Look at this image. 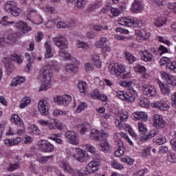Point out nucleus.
<instances>
[{
	"label": "nucleus",
	"instance_id": "f257e3e1",
	"mask_svg": "<svg viewBox=\"0 0 176 176\" xmlns=\"http://www.w3.org/2000/svg\"><path fill=\"white\" fill-rule=\"evenodd\" d=\"M133 82L129 81H121L120 82V86L128 88V91H118L116 92V97L122 100V101H126V102H134L135 98L138 97V92L135 90L134 88H131V84Z\"/></svg>",
	"mask_w": 176,
	"mask_h": 176
},
{
	"label": "nucleus",
	"instance_id": "f03ea898",
	"mask_svg": "<svg viewBox=\"0 0 176 176\" xmlns=\"http://www.w3.org/2000/svg\"><path fill=\"white\" fill-rule=\"evenodd\" d=\"M52 78H53V71L47 67H44L40 70L38 76V80L41 82L39 90L41 91L49 90L52 87Z\"/></svg>",
	"mask_w": 176,
	"mask_h": 176
},
{
	"label": "nucleus",
	"instance_id": "7ed1b4c3",
	"mask_svg": "<svg viewBox=\"0 0 176 176\" xmlns=\"http://www.w3.org/2000/svg\"><path fill=\"white\" fill-rule=\"evenodd\" d=\"M54 43L60 50L58 52L59 56L64 60H71V54L65 52V49H68V43L67 38L64 36H58L53 38Z\"/></svg>",
	"mask_w": 176,
	"mask_h": 176
},
{
	"label": "nucleus",
	"instance_id": "20e7f679",
	"mask_svg": "<svg viewBox=\"0 0 176 176\" xmlns=\"http://www.w3.org/2000/svg\"><path fill=\"white\" fill-rule=\"evenodd\" d=\"M118 23L120 25H124L125 27H139L140 28H142V26L145 24V21H138L136 18L125 17L120 18Z\"/></svg>",
	"mask_w": 176,
	"mask_h": 176
},
{
	"label": "nucleus",
	"instance_id": "39448f33",
	"mask_svg": "<svg viewBox=\"0 0 176 176\" xmlns=\"http://www.w3.org/2000/svg\"><path fill=\"white\" fill-rule=\"evenodd\" d=\"M128 118L127 113H121L120 116L116 119L115 124L116 127L120 130H130V125L124 123V120H127Z\"/></svg>",
	"mask_w": 176,
	"mask_h": 176
},
{
	"label": "nucleus",
	"instance_id": "423d86ee",
	"mask_svg": "<svg viewBox=\"0 0 176 176\" xmlns=\"http://www.w3.org/2000/svg\"><path fill=\"white\" fill-rule=\"evenodd\" d=\"M5 9L8 13L17 17L21 13V9L17 8V3L14 1H9L5 5Z\"/></svg>",
	"mask_w": 176,
	"mask_h": 176
},
{
	"label": "nucleus",
	"instance_id": "0eeeda50",
	"mask_svg": "<svg viewBox=\"0 0 176 176\" xmlns=\"http://www.w3.org/2000/svg\"><path fill=\"white\" fill-rule=\"evenodd\" d=\"M108 137V133L104 132L102 130H98V129H92L89 134V138L93 141H102L103 138H107Z\"/></svg>",
	"mask_w": 176,
	"mask_h": 176
},
{
	"label": "nucleus",
	"instance_id": "6e6552de",
	"mask_svg": "<svg viewBox=\"0 0 176 176\" xmlns=\"http://www.w3.org/2000/svg\"><path fill=\"white\" fill-rule=\"evenodd\" d=\"M37 145L39 151L45 152V153H50L54 151V146L49 142L47 140H40L38 142Z\"/></svg>",
	"mask_w": 176,
	"mask_h": 176
},
{
	"label": "nucleus",
	"instance_id": "1a4fd4ad",
	"mask_svg": "<svg viewBox=\"0 0 176 176\" xmlns=\"http://www.w3.org/2000/svg\"><path fill=\"white\" fill-rule=\"evenodd\" d=\"M67 157H72L74 160H77L80 163H86V162H89V159H90V156L89 154L86 153L83 150H78V152L76 155L70 154Z\"/></svg>",
	"mask_w": 176,
	"mask_h": 176
},
{
	"label": "nucleus",
	"instance_id": "9d476101",
	"mask_svg": "<svg viewBox=\"0 0 176 176\" xmlns=\"http://www.w3.org/2000/svg\"><path fill=\"white\" fill-rule=\"evenodd\" d=\"M65 137L67 138L69 144H72V145L79 144V136L76 132L67 131L65 133Z\"/></svg>",
	"mask_w": 176,
	"mask_h": 176
},
{
	"label": "nucleus",
	"instance_id": "9b49d317",
	"mask_svg": "<svg viewBox=\"0 0 176 176\" xmlns=\"http://www.w3.org/2000/svg\"><path fill=\"white\" fill-rule=\"evenodd\" d=\"M109 72L111 75H115V76H120L122 74L126 72V69L122 65H119L118 63L109 67Z\"/></svg>",
	"mask_w": 176,
	"mask_h": 176
},
{
	"label": "nucleus",
	"instance_id": "f8f14e48",
	"mask_svg": "<svg viewBox=\"0 0 176 176\" xmlns=\"http://www.w3.org/2000/svg\"><path fill=\"white\" fill-rule=\"evenodd\" d=\"M167 123L163 119V116L155 114L153 116V126L156 129H164Z\"/></svg>",
	"mask_w": 176,
	"mask_h": 176
},
{
	"label": "nucleus",
	"instance_id": "ddd939ff",
	"mask_svg": "<svg viewBox=\"0 0 176 176\" xmlns=\"http://www.w3.org/2000/svg\"><path fill=\"white\" fill-rule=\"evenodd\" d=\"M160 65H165V64H166L167 68L176 74V61L171 62V59H170V58L163 57L160 59Z\"/></svg>",
	"mask_w": 176,
	"mask_h": 176
},
{
	"label": "nucleus",
	"instance_id": "4468645a",
	"mask_svg": "<svg viewBox=\"0 0 176 176\" xmlns=\"http://www.w3.org/2000/svg\"><path fill=\"white\" fill-rule=\"evenodd\" d=\"M142 92L144 96H146V97H155L157 94L156 88L146 84L142 85Z\"/></svg>",
	"mask_w": 176,
	"mask_h": 176
},
{
	"label": "nucleus",
	"instance_id": "2eb2a0df",
	"mask_svg": "<svg viewBox=\"0 0 176 176\" xmlns=\"http://www.w3.org/2000/svg\"><path fill=\"white\" fill-rule=\"evenodd\" d=\"M38 112L43 116H47L49 115V104L47 101L41 100L39 101L38 104Z\"/></svg>",
	"mask_w": 176,
	"mask_h": 176
},
{
	"label": "nucleus",
	"instance_id": "dca6fc26",
	"mask_svg": "<svg viewBox=\"0 0 176 176\" xmlns=\"http://www.w3.org/2000/svg\"><path fill=\"white\" fill-rule=\"evenodd\" d=\"M100 143L98 144V151L104 152V153H109L111 152V144L107 138H103L100 140Z\"/></svg>",
	"mask_w": 176,
	"mask_h": 176
},
{
	"label": "nucleus",
	"instance_id": "f3484780",
	"mask_svg": "<svg viewBox=\"0 0 176 176\" xmlns=\"http://www.w3.org/2000/svg\"><path fill=\"white\" fill-rule=\"evenodd\" d=\"M71 100H72V98H71V96L69 95L56 96L54 98V101H55V102L59 105H68V104L71 102Z\"/></svg>",
	"mask_w": 176,
	"mask_h": 176
},
{
	"label": "nucleus",
	"instance_id": "a211bd4d",
	"mask_svg": "<svg viewBox=\"0 0 176 176\" xmlns=\"http://www.w3.org/2000/svg\"><path fill=\"white\" fill-rule=\"evenodd\" d=\"M161 78L163 80H165L168 85H172V86H176V77L170 75L166 72H161Z\"/></svg>",
	"mask_w": 176,
	"mask_h": 176
},
{
	"label": "nucleus",
	"instance_id": "6ab92c4d",
	"mask_svg": "<svg viewBox=\"0 0 176 176\" xmlns=\"http://www.w3.org/2000/svg\"><path fill=\"white\" fill-rule=\"evenodd\" d=\"M153 107L157 108V109H160V111H168L170 109V102L166 100L157 101L153 103Z\"/></svg>",
	"mask_w": 176,
	"mask_h": 176
},
{
	"label": "nucleus",
	"instance_id": "aec40b11",
	"mask_svg": "<svg viewBox=\"0 0 176 176\" xmlns=\"http://www.w3.org/2000/svg\"><path fill=\"white\" fill-rule=\"evenodd\" d=\"M98 166H100V162L91 161L86 166V170L89 174H94L96 171H98Z\"/></svg>",
	"mask_w": 176,
	"mask_h": 176
},
{
	"label": "nucleus",
	"instance_id": "412c9836",
	"mask_svg": "<svg viewBox=\"0 0 176 176\" xmlns=\"http://www.w3.org/2000/svg\"><path fill=\"white\" fill-rule=\"evenodd\" d=\"M131 10L134 13H141L142 10H144V4L141 0H134L132 3Z\"/></svg>",
	"mask_w": 176,
	"mask_h": 176
},
{
	"label": "nucleus",
	"instance_id": "4be33fe9",
	"mask_svg": "<svg viewBox=\"0 0 176 176\" xmlns=\"http://www.w3.org/2000/svg\"><path fill=\"white\" fill-rule=\"evenodd\" d=\"M132 118L133 120H143V122H146L148 120V115L145 112L137 111L133 113Z\"/></svg>",
	"mask_w": 176,
	"mask_h": 176
},
{
	"label": "nucleus",
	"instance_id": "5701e85b",
	"mask_svg": "<svg viewBox=\"0 0 176 176\" xmlns=\"http://www.w3.org/2000/svg\"><path fill=\"white\" fill-rule=\"evenodd\" d=\"M76 23L71 20L69 21H59L56 24L57 28H74Z\"/></svg>",
	"mask_w": 176,
	"mask_h": 176
},
{
	"label": "nucleus",
	"instance_id": "b1692460",
	"mask_svg": "<svg viewBox=\"0 0 176 176\" xmlns=\"http://www.w3.org/2000/svg\"><path fill=\"white\" fill-rule=\"evenodd\" d=\"M59 166L60 168L63 170L64 173H66V174H72V173H74V168H72V166L65 161H60Z\"/></svg>",
	"mask_w": 176,
	"mask_h": 176
},
{
	"label": "nucleus",
	"instance_id": "393cba45",
	"mask_svg": "<svg viewBox=\"0 0 176 176\" xmlns=\"http://www.w3.org/2000/svg\"><path fill=\"white\" fill-rule=\"evenodd\" d=\"M158 85L160 88L161 89V93L164 96H168L170 93H171V89H170V86L166 83L162 82H159Z\"/></svg>",
	"mask_w": 176,
	"mask_h": 176
},
{
	"label": "nucleus",
	"instance_id": "a878e982",
	"mask_svg": "<svg viewBox=\"0 0 176 176\" xmlns=\"http://www.w3.org/2000/svg\"><path fill=\"white\" fill-rule=\"evenodd\" d=\"M16 28H19V31H21L23 34H25V32L31 31V27L28 26L27 23H24L22 21H19L16 23Z\"/></svg>",
	"mask_w": 176,
	"mask_h": 176
},
{
	"label": "nucleus",
	"instance_id": "bb28decb",
	"mask_svg": "<svg viewBox=\"0 0 176 176\" xmlns=\"http://www.w3.org/2000/svg\"><path fill=\"white\" fill-rule=\"evenodd\" d=\"M11 121L15 124L18 127H24V122L23 120L18 115L13 114L11 117Z\"/></svg>",
	"mask_w": 176,
	"mask_h": 176
},
{
	"label": "nucleus",
	"instance_id": "cd10ccee",
	"mask_svg": "<svg viewBox=\"0 0 176 176\" xmlns=\"http://www.w3.org/2000/svg\"><path fill=\"white\" fill-rule=\"evenodd\" d=\"M6 63V69L7 71V75H10L14 71V65L12 64V61L9 58H4Z\"/></svg>",
	"mask_w": 176,
	"mask_h": 176
},
{
	"label": "nucleus",
	"instance_id": "c85d7f7f",
	"mask_svg": "<svg viewBox=\"0 0 176 176\" xmlns=\"http://www.w3.org/2000/svg\"><path fill=\"white\" fill-rule=\"evenodd\" d=\"M44 45L46 49L45 54V58H52V57H53V54L52 53V43L50 41H47Z\"/></svg>",
	"mask_w": 176,
	"mask_h": 176
},
{
	"label": "nucleus",
	"instance_id": "c756f323",
	"mask_svg": "<svg viewBox=\"0 0 176 176\" xmlns=\"http://www.w3.org/2000/svg\"><path fill=\"white\" fill-rule=\"evenodd\" d=\"M153 57V56L152 55V54H151L150 52L148 50H145L141 54V58L143 61H152Z\"/></svg>",
	"mask_w": 176,
	"mask_h": 176
},
{
	"label": "nucleus",
	"instance_id": "7c9ffc66",
	"mask_svg": "<svg viewBox=\"0 0 176 176\" xmlns=\"http://www.w3.org/2000/svg\"><path fill=\"white\" fill-rule=\"evenodd\" d=\"M76 44L77 47H78V49H82V50H89V49H91V45L89 43L77 41Z\"/></svg>",
	"mask_w": 176,
	"mask_h": 176
},
{
	"label": "nucleus",
	"instance_id": "2f4dec72",
	"mask_svg": "<svg viewBox=\"0 0 176 176\" xmlns=\"http://www.w3.org/2000/svg\"><path fill=\"white\" fill-rule=\"evenodd\" d=\"M31 104V98L28 96L24 97L19 104L20 109H24L26 107H28Z\"/></svg>",
	"mask_w": 176,
	"mask_h": 176
},
{
	"label": "nucleus",
	"instance_id": "473e14b6",
	"mask_svg": "<svg viewBox=\"0 0 176 176\" xmlns=\"http://www.w3.org/2000/svg\"><path fill=\"white\" fill-rule=\"evenodd\" d=\"M91 60L94 63V65L98 68H101V60H100V54H94L91 56Z\"/></svg>",
	"mask_w": 176,
	"mask_h": 176
},
{
	"label": "nucleus",
	"instance_id": "72a5a7b5",
	"mask_svg": "<svg viewBox=\"0 0 176 176\" xmlns=\"http://www.w3.org/2000/svg\"><path fill=\"white\" fill-rule=\"evenodd\" d=\"M24 82H25V78L23 77L18 76L15 78H13L11 86L12 87H16L17 85H21V83H24Z\"/></svg>",
	"mask_w": 176,
	"mask_h": 176
},
{
	"label": "nucleus",
	"instance_id": "f704fd0d",
	"mask_svg": "<svg viewBox=\"0 0 176 176\" xmlns=\"http://www.w3.org/2000/svg\"><path fill=\"white\" fill-rule=\"evenodd\" d=\"M166 24V18L163 16L157 17L155 19L154 25L155 27H162Z\"/></svg>",
	"mask_w": 176,
	"mask_h": 176
},
{
	"label": "nucleus",
	"instance_id": "c9c22d12",
	"mask_svg": "<svg viewBox=\"0 0 176 176\" xmlns=\"http://www.w3.org/2000/svg\"><path fill=\"white\" fill-rule=\"evenodd\" d=\"M102 6V2L101 1H97L96 3H94L91 4L88 8V12H93V10H96V9H98L99 8H101Z\"/></svg>",
	"mask_w": 176,
	"mask_h": 176
},
{
	"label": "nucleus",
	"instance_id": "e433bc0d",
	"mask_svg": "<svg viewBox=\"0 0 176 176\" xmlns=\"http://www.w3.org/2000/svg\"><path fill=\"white\" fill-rule=\"evenodd\" d=\"M54 157V155H48V156H45V157H39L37 160L39 163L46 164V163L48 162L49 160L52 161Z\"/></svg>",
	"mask_w": 176,
	"mask_h": 176
},
{
	"label": "nucleus",
	"instance_id": "4c0bfd02",
	"mask_svg": "<svg viewBox=\"0 0 176 176\" xmlns=\"http://www.w3.org/2000/svg\"><path fill=\"white\" fill-rule=\"evenodd\" d=\"M69 112L68 111H63L60 109H55L53 111V116H54L55 118H57L58 116H65L67 115H68Z\"/></svg>",
	"mask_w": 176,
	"mask_h": 176
},
{
	"label": "nucleus",
	"instance_id": "58836bf2",
	"mask_svg": "<svg viewBox=\"0 0 176 176\" xmlns=\"http://www.w3.org/2000/svg\"><path fill=\"white\" fill-rule=\"evenodd\" d=\"M108 42L107 37H100V40L96 43V46L99 49H101Z\"/></svg>",
	"mask_w": 176,
	"mask_h": 176
},
{
	"label": "nucleus",
	"instance_id": "ea45409f",
	"mask_svg": "<svg viewBox=\"0 0 176 176\" xmlns=\"http://www.w3.org/2000/svg\"><path fill=\"white\" fill-rule=\"evenodd\" d=\"M176 162V153H170L168 154L167 157V163L168 164H173Z\"/></svg>",
	"mask_w": 176,
	"mask_h": 176
},
{
	"label": "nucleus",
	"instance_id": "a19ab883",
	"mask_svg": "<svg viewBox=\"0 0 176 176\" xmlns=\"http://www.w3.org/2000/svg\"><path fill=\"white\" fill-rule=\"evenodd\" d=\"M11 60L15 61L17 64H21L23 63V57L17 54H13L11 56Z\"/></svg>",
	"mask_w": 176,
	"mask_h": 176
},
{
	"label": "nucleus",
	"instance_id": "79ce46f5",
	"mask_svg": "<svg viewBox=\"0 0 176 176\" xmlns=\"http://www.w3.org/2000/svg\"><path fill=\"white\" fill-rule=\"evenodd\" d=\"M78 87L79 89L80 93H85L87 90V84L85 81H80L78 84Z\"/></svg>",
	"mask_w": 176,
	"mask_h": 176
},
{
	"label": "nucleus",
	"instance_id": "37998d69",
	"mask_svg": "<svg viewBox=\"0 0 176 176\" xmlns=\"http://www.w3.org/2000/svg\"><path fill=\"white\" fill-rule=\"evenodd\" d=\"M74 6L78 9H83L86 6V0H76Z\"/></svg>",
	"mask_w": 176,
	"mask_h": 176
},
{
	"label": "nucleus",
	"instance_id": "c03bdc74",
	"mask_svg": "<svg viewBox=\"0 0 176 176\" xmlns=\"http://www.w3.org/2000/svg\"><path fill=\"white\" fill-rule=\"evenodd\" d=\"M9 20V16H4L2 17L1 21H0V24H1V25H10V24H14V21H8Z\"/></svg>",
	"mask_w": 176,
	"mask_h": 176
},
{
	"label": "nucleus",
	"instance_id": "a18cd8bd",
	"mask_svg": "<svg viewBox=\"0 0 176 176\" xmlns=\"http://www.w3.org/2000/svg\"><path fill=\"white\" fill-rule=\"evenodd\" d=\"M84 148H85L86 151L87 152H89V153H91L92 155L94 153H96V151H97V148L96 147L90 144H87L84 145Z\"/></svg>",
	"mask_w": 176,
	"mask_h": 176
},
{
	"label": "nucleus",
	"instance_id": "49530a36",
	"mask_svg": "<svg viewBox=\"0 0 176 176\" xmlns=\"http://www.w3.org/2000/svg\"><path fill=\"white\" fill-rule=\"evenodd\" d=\"M65 70L67 72H76L78 71V67L75 65L67 64L65 66Z\"/></svg>",
	"mask_w": 176,
	"mask_h": 176
},
{
	"label": "nucleus",
	"instance_id": "de8ad7c7",
	"mask_svg": "<svg viewBox=\"0 0 176 176\" xmlns=\"http://www.w3.org/2000/svg\"><path fill=\"white\" fill-rule=\"evenodd\" d=\"M89 123L84 122L82 125L80 126V133L82 134V135H84V134H86L87 133V129H89Z\"/></svg>",
	"mask_w": 176,
	"mask_h": 176
},
{
	"label": "nucleus",
	"instance_id": "09e8293b",
	"mask_svg": "<svg viewBox=\"0 0 176 176\" xmlns=\"http://www.w3.org/2000/svg\"><path fill=\"white\" fill-rule=\"evenodd\" d=\"M125 56L130 64H133V63H134V61L136 60L135 56H134V55L130 52H125Z\"/></svg>",
	"mask_w": 176,
	"mask_h": 176
},
{
	"label": "nucleus",
	"instance_id": "8fccbe9b",
	"mask_svg": "<svg viewBox=\"0 0 176 176\" xmlns=\"http://www.w3.org/2000/svg\"><path fill=\"white\" fill-rule=\"evenodd\" d=\"M111 15H110V17L111 19H113V17H118V16H120V10H118L116 8H111Z\"/></svg>",
	"mask_w": 176,
	"mask_h": 176
},
{
	"label": "nucleus",
	"instance_id": "3c124183",
	"mask_svg": "<svg viewBox=\"0 0 176 176\" xmlns=\"http://www.w3.org/2000/svg\"><path fill=\"white\" fill-rule=\"evenodd\" d=\"M159 134V130L157 129H153L151 130L149 133L146 135V140H149V138H153V137H156Z\"/></svg>",
	"mask_w": 176,
	"mask_h": 176
},
{
	"label": "nucleus",
	"instance_id": "603ef678",
	"mask_svg": "<svg viewBox=\"0 0 176 176\" xmlns=\"http://www.w3.org/2000/svg\"><path fill=\"white\" fill-rule=\"evenodd\" d=\"M146 69L145 68V67L138 64L135 65V72H139V74H144V72H146Z\"/></svg>",
	"mask_w": 176,
	"mask_h": 176
},
{
	"label": "nucleus",
	"instance_id": "864d4df0",
	"mask_svg": "<svg viewBox=\"0 0 176 176\" xmlns=\"http://www.w3.org/2000/svg\"><path fill=\"white\" fill-rule=\"evenodd\" d=\"M87 108V104L86 102H80L76 109L78 113H80L82 111H85Z\"/></svg>",
	"mask_w": 176,
	"mask_h": 176
},
{
	"label": "nucleus",
	"instance_id": "5fc2aeb1",
	"mask_svg": "<svg viewBox=\"0 0 176 176\" xmlns=\"http://www.w3.org/2000/svg\"><path fill=\"white\" fill-rule=\"evenodd\" d=\"M154 142L157 144V145H163V144H166V139L164 137H159L153 140Z\"/></svg>",
	"mask_w": 176,
	"mask_h": 176
},
{
	"label": "nucleus",
	"instance_id": "6e6d98bb",
	"mask_svg": "<svg viewBox=\"0 0 176 176\" xmlns=\"http://www.w3.org/2000/svg\"><path fill=\"white\" fill-rule=\"evenodd\" d=\"M138 130L140 131V133H142V134H144L146 133L148 129H146V126H144V123L142 122H138Z\"/></svg>",
	"mask_w": 176,
	"mask_h": 176
},
{
	"label": "nucleus",
	"instance_id": "4d7b16f0",
	"mask_svg": "<svg viewBox=\"0 0 176 176\" xmlns=\"http://www.w3.org/2000/svg\"><path fill=\"white\" fill-rule=\"evenodd\" d=\"M25 57L26 60L28 61V63L27 64V68L28 71H30V67H31V64L34 63V60L31 58V56H30V54L25 53Z\"/></svg>",
	"mask_w": 176,
	"mask_h": 176
},
{
	"label": "nucleus",
	"instance_id": "13d9d810",
	"mask_svg": "<svg viewBox=\"0 0 176 176\" xmlns=\"http://www.w3.org/2000/svg\"><path fill=\"white\" fill-rule=\"evenodd\" d=\"M158 42H161L162 43H165L166 45H170V41L167 40V38L162 36H157L156 37Z\"/></svg>",
	"mask_w": 176,
	"mask_h": 176
},
{
	"label": "nucleus",
	"instance_id": "bf43d9fd",
	"mask_svg": "<svg viewBox=\"0 0 176 176\" xmlns=\"http://www.w3.org/2000/svg\"><path fill=\"white\" fill-rule=\"evenodd\" d=\"M30 129H31L32 133L34 134H35L36 135H39L41 134V130L36 125H34V124L30 126Z\"/></svg>",
	"mask_w": 176,
	"mask_h": 176
},
{
	"label": "nucleus",
	"instance_id": "052dcab7",
	"mask_svg": "<svg viewBox=\"0 0 176 176\" xmlns=\"http://www.w3.org/2000/svg\"><path fill=\"white\" fill-rule=\"evenodd\" d=\"M111 165L113 168H116L117 170H122L123 168V165L120 164L116 160L113 161Z\"/></svg>",
	"mask_w": 176,
	"mask_h": 176
},
{
	"label": "nucleus",
	"instance_id": "680f3d73",
	"mask_svg": "<svg viewBox=\"0 0 176 176\" xmlns=\"http://www.w3.org/2000/svg\"><path fill=\"white\" fill-rule=\"evenodd\" d=\"M54 124L55 125V129H58V130H63V124L57 119H54Z\"/></svg>",
	"mask_w": 176,
	"mask_h": 176
},
{
	"label": "nucleus",
	"instance_id": "e2e57ef3",
	"mask_svg": "<svg viewBox=\"0 0 176 176\" xmlns=\"http://www.w3.org/2000/svg\"><path fill=\"white\" fill-rule=\"evenodd\" d=\"M6 40L7 43H13V42L16 41V34H13L8 35Z\"/></svg>",
	"mask_w": 176,
	"mask_h": 176
},
{
	"label": "nucleus",
	"instance_id": "0e129e2a",
	"mask_svg": "<svg viewBox=\"0 0 176 176\" xmlns=\"http://www.w3.org/2000/svg\"><path fill=\"white\" fill-rule=\"evenodd\" d=\"M19 167L20 165L19 164H10L9 168H8V171H14V170H17V168Z\"/></svg>",
	"mask_w": 176,
	"mask_h": 176
},
{
	"label": "nucleus",
	"instance_id": "69168bd1",
	"mask_svg": "<svg viewBox=\"0 0 176 176\" xmlns=\"http://www.w3.org/2000/svg\"><path fill=\"white\" fill-rule=\"evenodd\" d=\"M44 10L47 12V13H56V9H54V8L50 6H46L44 8Z\"/></svg>",
	"mask_w": 176,
	"mask_h": 176
},
{
	"label": "nucleus",
	"instance_id": "338daca9",
	"mask_svg": "<svg viewBox=\"0 0 176 176\" xmlns=\"http://www.w3.org/2000/svg\"><path fill=\"white\" fill-rule=\"evenodd\" d=\"M94 31H102L104 30H108V26L107 25H95L94 26Z\"/></svg>",
	"mask_w": 176,
	"mask_h": 176
},
{
	"label": "nucleus",
	"instance_id": "774afa93",
	"mask_svg": "<svg viewBox=\"0 0 176 176\" xmlns=\"http://www.w3.org/2000/svg\"><path fill=\"white\" fill-rule=\"evenodd\" d=\"M168 8L170 10H173L174 13H176V3H169L168 4Z\"/></svg>",
	"mask_w": 176,
	"mask_h": 176
}]
</instances>
